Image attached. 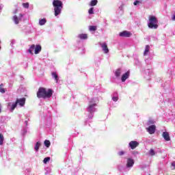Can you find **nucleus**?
<instances>
[{
  "instance_id": "4c0bfd02",
  "label": "nucleus",
  "mask_w": 175,
  "mask_h": 175,
  "mask_svg": "<svg viewBox=\"0 0 175 175\" xmlns=\"http://www.w3.org/2000/svg\"><path fill=\"white\" fill-rule=\"evenodd\" d=\"M20 16H21V17H23V14H20Z\"/></svg>"
},
{
  "instance_id": "f704fd0d",
  "label": "nucleus",
  "mask_w": 175,
  "mask_h": 175,
  "mask_svg": "<svg viewBox=\"0 0 175 175\" xmlns=\"http://www.w3.org/2000/svg\"><path fill=\"white\" fill-rule=\"evenodd\" d=\"M172 21H175V14L173 15V16H172Z\"/></svg>"
},
{
  "instance_id": "c85d7f7f",
  "label": "nucleus",
  "mask_w": 175,
  "mask_h": 175,
  "mask_svg": "<svg viewBox=\"0 0 175 175\" xmlns=\"http://www.w3.org/2000/svg\"><path fill=\"white\" fill-rule=\"evenodd\" d=\"M50 161V157H45L43 160V163H47V162H49Z\"/></svg>"
},
{
  "instance_id": "58836bf2",
  "label": "nucleus",
  "mask_w": 175,
  "mask_h": 175,
  "mask_svg": "<svg viewBox=\"0 0 175 175\" xmlns=\"http://www.w3.org/2000/svg\"><path fill=\"white\" fill-rule=\"evenodd\" d=\"M0 50H1V46H0Z\"/></svg>"
},
{
  "instance_id": "4468645a",
  "label": "nucleus",
  "mask_w": 175,
  "mask_h": 175,
  "mask_svg": "<svg viewBox=\"0 0 175 175\" xmlns=\"http://www.w3.org/2000/svg\"><path fill=\"white\" fill-rule=\"evenodd\" d=\"M13 21H14L15 24H18L20 23V20H21V18H18V16L14 15L12 18Z\"/></svg>"
},
{
  "instance_id": "20e7f679",
  "label": "nucleus",
  "mask_w": 175,
  "mask_h": 175,
  "mask_svg": "<svg viewBox=\"0 0 175 175\" xmlns=\"http://www.w3.org/2000/svg\"><path fill=\"white\" fill-rule=\"evenodd\" d=\"M25 100H26V99L24 97L22 98L17 99L15 103H12L10 111H14V109H16L18 105H19V106H21V107H23L24 106V105H25Z\"/></svg>"
},
{
  "instance_id": "bb28decb",
  "label": "nucleus",
  "mask_w": 175,
  "mask_h": 175,
  "mask_svg": "<svg viewBox=\"0 0 175 175\" xmlns=\"http://www.w3.org/2000/svg\"><path fill=\"white\" fill-rule=\"evenodd\" d=\"M44 146H45L47 148H49V147H50V146H51L50 142H49V140H47V139H46V140L44 141Z\"/></svg>"
},
{
  "instance_id": "393cba45",
  "label": "nucleus",
  "mask_w": 175,
  "mask_h": 175,
  "mask_svg": "<svg viewBox=\"0 0 175 175\" xmlns=\"http://www.w3.org/2000/svg\"><path fill=\"white\" fill-rule=\"evenodd\" d=\"M97 27L96 26H90L89 27V31H92V32H95V31H96Z\"/></svg>"
},
{
  "instance_id": "f257e3e1",
  "label": "nucleus",
  "mask_w": 175,
  "mask_h": 175,
  "mask_svg": "<svg viewBox=\"0 0 175 175\" xmlns=\"http://www.w3.org/2000/svg\"><path fill=\"white\" fill-rule=\"evenodd\" d=\"M51 96H53V90L51 89H49L48 91L45 88H40L38 89L37 92L38 98L46 99V98H51Z\"/></svg>"
},
{
  "instance_id": "f8f14e48",
  "label": "nucleus",
  "mask_w": 175,
  "mask_h": 175,
  "mask_svg": "<svg viewBox=\"0 0 175 175\" xmlns=\"http://www.w3.org/2000/svg\"><path fill=\"white\" fill-rule=\"evenodd\" d=\"M163 137L166 142H170V135H169V133L163 132Z\"/></svg>"
},
{
  "instance_id": "4be33fe9",
  "label": "nucleus",
  "mask_w": 175,
  "mask_h": 175,
  "mask_svg": "<svg viewBox=\"0 0 175 175\" xmlns=\"http://www.w3.org/2000/svg\"><path fill=\"white\" fill-rule=\"evenodd\" d=\"M97 3H98V0H92L90 1V6H96Z\"/></svg>"
},
{
  "instance_id": "c756f323",
  "label": "nucleus",
  "mask_w": 175,
  "mask_h": 175,
  "mask_svg": "<svg viewBox=\"0 0 175 175\" xmlns=\"http://www.w3.org/2000/svg\"><path fill=\"white\" fill-rule=\"evenodd\" d=\"M172 170H175V161H172L171 163Z\"/></svg>"
},
{
  "instance_id": "aec40b11",
  "label": "nucleus",
  "mask_w": 175,
  "mask_h": 175,
  "mask_svg": "<svg viewBox=\"0 0 175 175\" xmlns=\"http://www.w3.org/2000/svg\"><path fill=\"white\" fill-rule=\"evenodd\" d=\"M40 146H42V144L40 142L36 143V146L34 148L36 151H39V147H40Z\"/></svg>"
},
{
  "instance_id": "2eb2a0df",
  "label": "nucleus",
  "mask_w": 175,
  "mask_h": 175,
  "mask_svg": "<svg viewBox=\"0 0 175 175\" xmlns=\"http://www.w3.org/2000/svg\"><path fill=\"white\" fill-rule=\"evenodd\" d=\"M79 38L81 40L88 39V35L85 33H81L79 35Z\"/></svg>"
},
{
  "instance_id": "a878e982",
  "label": "nucleus",
  "mask_w": 175,
  "mask_h": 175,
  "mask_svg": "<svg viewBox=\"0 0 175 175\" xmlns=\"http://www.w3.org/2000/svg\"><path fill=\"white\" fill-rule=\"evenodd\" d=\"M3 135L2 133H0V146H2V144H3Z\"/></svg>"
},
{
  "instance_id": "e433bc0d",
  "label": "nucleus",
  "mask_w": 175,
  "mask_h": 175,
  "mask_svg": "<svg viewBox=\"0 0 175 175\" xmlns=\"http://www.w3.org/2000/svg\"><path fill=\"white\" fill-rule=\"evenodd\" d=\"M26 125H28V120H26L25 122Z\"/></svg>"
},
{
  "instance_id": "39448f33",
  "label": "nucleus",
  "mask_w": 175,
  "mask_h": 175,
  "mask_svg": "<svg viewBox=\"0 0 175 175\" xmlns=\"http://www.w3.org/2000/svg\"><path fill=\"white\" fill-rule=\"evenodd\" d=\"M95 106H96V103H95V102L92 100L90 102L88 107L89 113L91 114H92V113H95Z\"/></svg>"
},
{
  "instance_id": "72a5a7b5",
  "label": "nucleus",
  "mask_w": 175,
  "mask_h": 175,
  "mask_svg": "<svg viewBox=\"0 0 175 175\" xmlns=\"http://www.w3.org/2000/svg\"><path fill=\"white\" fill-rule=\"evenodd\" d=\"M138 3H140V1H135L134 2V5L136 6L137 5H138Z\"/></svg>"
},
{
  "instance_id": "9d476101",
  "label": "nucleus",
  "mask_w": 175,
  "mask_h": 175,
  "mask_svg": "<svg viewBox=\"0 0 175 175\" xmlns=\"http://www.w3.org/2000/svg\"><path fill=\"white\" fill-rule=\"evenodd\" d=\"M155 125H151L147 129V131L150 135H153V133H155Z\"/></svg>"
},
{
  "instance_id": "6ab92c4d",
  "label": "nucleus",
  "mask_w": 175,
  "mask_h": 175,
  "mask_svg": "<svg viewBox=\"0 0 175 175\" xmlns=\"http://www.w3.org/2000/svg\"><path fill=\"white\" fill-rule=\"evenodd\" d=\"M115 75L116 77L121 76V68H118L115 71Z\"/></svg>"
},
{
  "instance_id": "f03ea898",
  "label": "nucleus",
  "mask_w": 175,
  "mask_h": 175,
  "mask_svg": "<svg viewBox=\"0 0 175 175\" xmlns=\"http://www.w3.org/2000/svg\"><path fill=\"white\" fill-rule=\"evenodd\" d=\"M53 6L54 8L55 16H59V14H61V12H62L64 3H62L61 0H53Z\"/></svg>"
},
{
  "instance_id": "2f4dec72",
  "label": "nucleus",
  "mask_w": 175,
  "mask_h": 175,
  "mask_svg": "<svg viewBox=\"0 0 175 175\" xmlns=\"http://www.w3.org/2000/svg\"><path fill=\"white\" fill-rule=\"evenodd\" d=\"M118 154L120 157H122V155H124V154H125V152L124 151H120Z\"/></svg>"
},
{
  "instance_id": "473e14b6",
  "label": "nucleus",
  "mask_w": 175,
  "mask_h": 175,
  "mask_svg": "<svg viewBox=\"0 0 175 175\" xmlns=\"http://www.w3.org/2000/svg\"><path fill=\"white\" fill-rule=\"evenodd\" d=\"M112 100H113V102H117V100H118V97H113Z\"/></svg>"
},
{
  "instance_id": "f3484780",
  "label": "nucleus",
  "mask_w": 175,
  "mask_h": 175,
  "mask_svg": "<svg viewBox=\"0 0 175 175\" xmlns=\"http://www.w3.org/2000/svg\"><path fill=\"white\" fill-rule=\"evenodd\" d=\"M52 77L53 79H55L56 83H58V74H57V72H51Z\"/></svg>"
},
{
  "instance_id": "423d86ee",
  "label": "nucleus",
  "mask_w": 175,
  "mask_h": 175,
  "mask_svg": "<svg viewBox=\"0 0 175 175\" xmlns=\"http://www.w3.org/2000/svg\"><path fill=\"white\" fill-rule=\"evenodd\" d=\"M129 147L131 148V150H135L136 147H139V142L137 141H131L129 144Z\"/></svg>"
},
{
  "instance_id": "0eeeda50",
  "label": "nucleus",
  "mask_w": 175,
  "mask_h": 175,
  "mask_svg": "<svg viewBox=\"0 0 175 175\" xmlns=\"http://www.w3.org/2000/svg\"><path fill=\"white\" fill-rule=\"evenodd\" d=\"M130 75H131V72L129 71H127L126 72L123 74L121 78L122 82L125 83V81H126V79H129Z\"/></svg>"
},
{
  "instance_id": "ddd939ff",
  "label": "nucleus",
  "mask_w": 175,
  "mask_h": 175,
  "mask_svg": "<svg viewBox=\"0 0 175 175\" xmlns=\"http://www.w3.org/2000/svg\"><path fill=\"white\" fill-rule=\"evenodd\" d=\"M42 51V46L40 45H36V48L34 49V53L35 54H39L40 52Z\"/></svg>"
},
{
  "instance_id": "6e6552de",
  "label": "nucleus",
  "mask_w": 175,
  "mask_h": 175,
  "mask_svg": "<svg viewBox=\"0 0 175 175\" xmlns=\"http://www.w3.org/2000/svg\"><path fill=\"white\" fill-rule=\"evenodd\" d=\"M119 36H121L122 38H129L131 36V32H129L127 31H124L119 33Z\"/></svg>"
},
{
  "instance_id": "dca6fc26",
  "label": "nucleus",
  "mask_w": 175,
  "mask_h": 175,
  "mask_svg": "<svg viewBox=\"0 0 175 175\" xmlns=\"http://www.w3.org/2000/svg\"><path fill=\"white\" fill-rule=\"evenodd\" d=\"M150 53V45H146L145 51L144 52V55L146 57Z\"/></svg>"
},
{
  "instance_id": "9b49d317",
  "label": "nucleus",
  "mask_w": 175,
  "mask_h": 175,
  "mask_svg": "<svg viewBox=\"0 0 175 175\" xmlns=\"http://www.w3.org/2000/svg\"><path fill=\"white\" fill-rule=\"evenodd\" d=\"M101 47L103 49V51H104L105 54L109 53V48L107 47V44H106V42L101 44Z\"/></svg>"
},
{
  "instance_id": "7ed1b4c3",
  "label": "nucleus",
  "mask_w": 175,
  "mask_h": 175,
  "mask_svg": "<svg viewBox=\"0 0 175 175\" xmlns=\"http://www.w3.org/2000/svg\"><path fill=\"white\" fill-rule=\"evenodd\" d=\"M148 20V28L150 29H158V18H157L155 16H149Z\"/></svg>"
},
{
  "instance_id": "c9c22d12",
  "label": "nucleus",
  "mask_w": 175,
  "mask_h": 175,
  "mask_svg": "<svg viewBox=\"0 0 175 175\" xmlns=\"http://www.w3.org/2000/svg\"><path fill=\"white\" fill-rule=\"evenodd\" d=\"M1 105L0 104V113H2V109H1Z\"/></svg>"
},
{
  "instance_id": "7c9ffc66",
  "label": "nucleus",
  "mask_w": 175,
  "mask_h": 175,
  "mask_svg": "<svg viewBox=\"0 0 175 175\" xmlns=\"http://www.w3.org/2000/svg\"><path fill=\"white\" fill-rule=\"evenodd\" d=\"M89 14H94V8H91L88 11Z\"/></svg>"
},
{
  "instance_id": "5701e85b",
  "label": "nucleus",
  "mask_w": 175,
  "mask_h": 175,
  "mask_svg": "<svg viewBox=\"0 0 175 175\" xmlns=\"http://www.w3.org/2000/svg\"><path fill=\"white\" fill-rule=\"evenodd\" d=\"M148 155H150V157H154V155H155V150L151 148L148 152Z\"/></svg>"
},
{
  "instance_id": "1a4fd4ad",
  "label": "nucleus",
  "mask_w": 175,
  "mask_h": 175,
  "mask_svg": "<svg viewBox=\"0 0 175 175\" xmlns=\"http://www.w3.org/2000/svg\"><path fill=\"white\" fill-rule=\"evenodd\" d=\"M135 165V160L133 159L129 158L127 159L126 166L127 167H132Z\"/></svg>"
},
{
  "instance_id": "412c9836",
  "label": "nucleus",
  "mask_w": 175,
  "mask_h": 175,
  "mask_svg": "<svg viewBox=\"0 0 175 175\" xmlns=\"http://www.w3.org/2000/svg\"><path fill=\"white\" fill-rule=\"evenodd\" d=\"M3 83L0 84V92L1 94H5V92H6V90L3 88Z\"/></svg>"
},
{
  "instance_id": "a211bd4d",
  "label": "nucleus",
  "mask_w": 175,
  "mask_h": 175,
  "mask_svg": "<svg viewBox=\"0 0 175 175\" xmlns=\"http://www.w3.org/2000/svg\"><path fill=\"white\" fill-rule=\"evenodd\" d=\"M33 50H35V44H32L30 48L28 50V52L29 53V54H31L32 55H33Z\"/></svg>"
},
{
  "instance_id": "b1692460",
  "label": "nucleus",
  "mask_w": 175,
  "mask_h": 175,
  "mask_svg": "<svg viewBox=\"0 0 175 175\" xmlns=\"http://www.w3.org/2000/svg\"><path fill=\"white\" fill-rule=\"evenodd\" d=\"M46 22H47V21L46 20V18H42V19L40 20L39 24H40V25H44Z\"/></svg>"
},
{
  "instance_id": "cd10ccee",
  "label": "nucleus",
  "mask_w": 175,
  "mask_h": 175,
  "mask_svg": "<svg viewBox=\"0 0 175 175\" xmlns=\"http://www.w3.org/2000/svg\"><path fill=\"white\" fill-rule=\"evenodd\" d=\"M23 8H25V9H28V8H29V3H23Z\"/></svg>"
}]
</instances>
